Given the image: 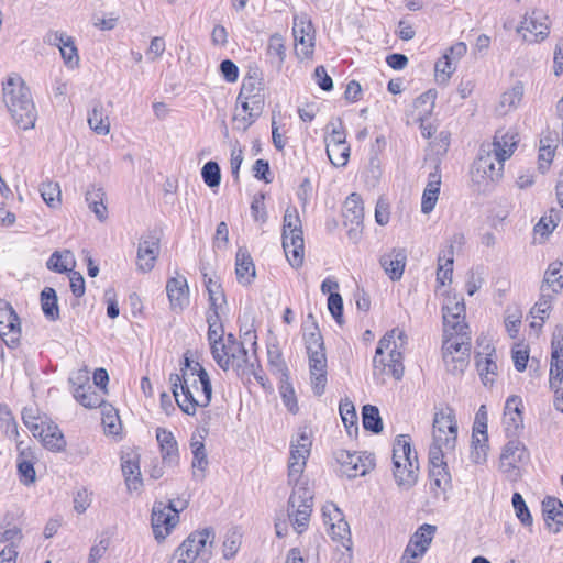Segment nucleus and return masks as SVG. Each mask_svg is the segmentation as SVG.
<instances>
[{"instance_id": "1", "label": "nucleus", "mask_w": 563, "mask_h": 563, "mask_svg": "<svg viewBox=\"0 0 563 563\" xmlns=\"http://www.w3.org/2000/svg\"><path fill=\"white\" fill-rule=\"evenodd\" d=\"M312 441L306 430H301L290 442L288 482L294 485L288 499V518L296 532L302 533L309 525L313 507V492L307 484L299 483L310 455Z\"/></svg>"}, {"instance_id": "2", "label": "nucleus", "mask_w": 563, "mask_h": 563, "mask_svg": "<svg viewBox=\"0 0 563 563\" xmlns=\"http://www.w3.org/2000/svg\"><path fill=\"white\" fill-rule=\"evenodd\" d=\"M199 373L170 374L169 383L174 398L186 415L194 416L198 407H208L212 398V387L205 368Z\"/></svg>"}, {"instance_id": "3", "label": "nucleus", "mask_w": 563, "mask_h": 563, "mask_svg": "<svg viewBox=\"0 0 563 563\" xmlns=\"http://www.w3.org/2000/svg\"><path fill=\"white\" fill-rule=\"evenodd\" d=\"M407 344L404 330L395 328L388 331L378 342L373 358L374 374L390 375L399 380L404 376L402 354Z\"/></svg>"}, {"instance_id": "4", "label": "nucleus", "mask_w": 563, "mask_h": 563, "mask_svg": "<svg viewBox=\"0 0 563 563\" xmlns=\"http://www.w3.org/2000/svg\"><path fill=\"white\" fill-rule=\"evenodd\" d=\"M3 101L19 128L30 130L35 126L37 111L29 87L20 77H10L3 85Z\"/></svg>"}, {"instance_id": "5", "label": "nucleus", "mask_w": 563, "mask_h": 563, "mask_svg": "<svg viewBox=\"0 0 563 563\" xmlns=\"http://www.w3.org/2000/svg\"><path fill=\"white\" fill-rule=\"evenodd\" d=\"M394 477L404 489L411 488L418 478L419 463L417 453L411 450L407 434L397 437L393 448Z\"/></svg>"}, {"instance_id": "6", "label": "nucleus", "mask_w": 563, "mask_h": 563, "mask_svg": "<svg viewBox=\"0 0 563 563\" xmlns=\"http://www.w3.org/2000/svg\"><path fill=\"white\" fill-rule=\"evenodd\" d=\"M309 358L311 387L317 396H321L327 386V356L322 335L317 327L303 334Z\"/></svg>"}, {"instance_id": "7", "label": "nucleus", "mask_w": 563, "mask_h": 563, "mask_svg": "<svg viewBox=\"0 0 563 563\" xmlns=\"http://www.w3.org/2000/svg\"><path fill=\"white\" fill-rule=\"evenodd\" d=\"M283 249L289 264L294 268L302 266L305 258L303 232L299 213L295 207H289L285 211Z\"/></svg>"}, {"instance_id": "8", "label": "nucleus", "mask_w": 563, "mask_h": 563, "mask_svg": "<svg viewBox=\"0 0 563 563\" xmlns=\"http://www.w3.org/2000/svg\"><path fill=\"white\" fill-rule=\"evenodd\" d=\"M503 172L504 163L494 159L492 151L482 145L471 169L473 185L478 191H488L501 179Z\"/></svg>"}, {"instance_id": "9", "label": "nucleus", "mask_w": 563, "mask_h": 563, "mask_svg": "<svg viewBox=\"0 0 563 563\" xmlns=\"http://www.w3.org/2000/svg\"><path fill=\"white\" fill-rule=\"evenodd\" d=\"M470 352L471 334L444 335L442 355L448 372L462 374L468 365Z\"/></svg>"}, {"instance_id": "10", "label": "nucleus", "mask_w": 563, "mask_h": 563, "mask_svg": "<svg viewBox=\"0 0 563 563\" xmlns=\"http://www.w3.org/2000/svg\"><path fill=\"white\" fill-rule=\"evenodd\" d=\"M180 507H176L175 500L168 504L155 501L152 509L151 523L154 537L163 541L179 522V512L187 507V500H179Z\"/></svg>"}, {"instance_id": "11", "label": "nucleus", "mask_w": 563, "mask_h": 563, "mask_svg": "<svg viewBox=\"0 0 563 563\" xmlns=\"http://www.w3.org/2000/svg\"><path fill=\"white\" fill-rule=\"evenodd\" d=\"M216 363L223 369H243L247 363V351L241 342H238L233 334H228L225 341L216 345L211 351Z\"/></svg>"}, {"instance_id": "12", "label": "nucleus", "mask_w": 563, "mask_h": 563, "mask_svg": "<svg viewBox=\"0 0 563 563\" xmlns=\"http://www.w3.org/2000/svg\"><path fill=\"white\" fill-rule=\"evenodd\" d=\"M529 461L526 445L519 440H509L500 454L499 470L510 481L520 477L521 467Z\"/></svg>"}, {"instance_id": "13", "label": "nucleus", "mask_w": 563, "mask_h": 563, "mask_svg": "<svg viewBox=\"0 0 563 563\" xmlns=\"http://www.w3.org/2000/svg\"><path fill=\"white\" fill-rule=\"evenodd\" d=\"M432 435L433 442L444 444L446 451H454L457 439V422L452 408L446 407L434 413Z\"/></svg>"}, {"instance_id": "14", "label": "nucleus", "mask_w": 563, "mask_h": 563, "mask_svg": "<svg viewBox=\"0 0 563 563\" xmlns=\"http://www.w3.org/2000/svg\"><path fill=\"white\" fill-rule=\"evenodd\" d=\"M335 459L340 464L341 473L349 478L364 476L375 467V456L368 452L339 450L335 452Z\"/></svg>"}, {"instance_id": "15", "label": "nucleus", "mask_w": 563, "mask_h": 563, "mask_svg": "<svg viewBox=\"0 0 563 563\" xmlns=\"http://www.w3.org/2000/svg\"><path fill=\"white\" fill-rule=\"evenodd\" d=\"M292 34L297 57L300 59L310 58L314 48V29L307 14H296L294 16Z\"/></svg>"}, {"instance_id": "16", "label": "nucleus", "mask_w": 563, "mask_h": 563, "mask_svg": "<svg viewBox=\"0 0 563 563\" xmlns=\"http://www.w3.org/2000/svg\"><path fill=\"white\" fill-rule=\"evenodd\" d=\"M0 338L9 349H15L20 344V319L12 306L0 301Z\"/></svg>"}, {"instance_id": "17", "label": "nucleus", "mask_w": 563, "mask_h": 563, "mask_svg": "<svg viewBox=\"0 0 563 563\" xmlns=\"http://www.w3.org/2000/svg\"><path fill=\"white\" fill-rule=\"evenodd\" d=\"M549 22L540 11H532L525 14L520 25L517 27V33L522 35L523 41L528 43H538L543 41L549 35Z\"/></svg>"}, {"instance_id": "18", "label": "nucleus", "mask_w": 563, "mask_h": 563, "mask_svg": "<svg viewBox=\"0 0 563 563\" xmlns=\"http://www.w3.org/2000/svg\"><path fill=\"white\" fill-rule=\"evenodd\" d=\"M342 216L344 225L349 227V238L356 242L360 239L364 220L363 200L358 194H351L343 205Z\"/></svg>"}, {"instance_id": "19", "label": "nucleus", "mask_w": 563, "mask_h": 563, "mask_svg": "<svg viewBox=\"0 0 563 563\" xmlns=\"http://www.w3.org/2000/svg\"><path fill=\"white\" fill-rule=\"evenodd\" d=\"M465 306L463 301L449 298L443 306L444 335L456 333L471 334L468 325L464 321Z\"/></svg>"}, {"instance_id": "20", "label": "nucleus", "mask_w": 563, "mask_h": 563, "mask_svg": "<svg viewBox=\"0 0 563 563\" xmlns=\"http://www.w3.org/2000/svg\"><path fill=\"white\" fill-rule=\"evenodd\" d=\"M45 43L57 46L62 58L68 68H77L79 66V54L75 45L74 38L60 31H51L45 35Z\"/></svg>"}, {"instance_id": "21", "label": "nucleus", "mask_w": 563, "mask_h": 563, "mask_svg": "<svg viewBox=\"0 0 563 563\" xmlns=\"http://www.w3.org/2000/svg\"><path fill=\"white\" fill-rule=\"evenodd\" d=\"M159 254V240L154 234L141 236L137 246L136 266L142 273L151 272Z\"/></svg>"}, {"instance_id": "22", "label": "nucleus", "mask_w": 563, "mask_h": 563, "mask_svg": "<svg viewBox=\"0 0 563 563\" xmlns=\"http://www.w3.org/2000/svg\"><path fill=\"white\" fill-rule=\"evenodd\" d=\"M324 522L329 525V533L333 540L350 542V526L344 520L341 510L332 503L322 508Z\"/></svg>"}, {"instance_id": "23", "label": "nucleus", "mask_w": 563, "mask_h": 563, "mask_svg": "<svg viewBox=\"0 0 563 563\" xmlns=\"http://www.w3.org/2000/svg\"><path fill=\"white\" fill-rule=\"evenodd\" d=\"M166 292L172 310L183 311L189 303V287L185 276L170 277L166 283Z\"/></svg>"}, {"instance_id": "24", "label": "nucleus", "mask_w": 563, "mask_h": 563, "mask_svg": "<svg viewBox=\"0 0 563 563\" xmlns=\"http://www.w3.org/2000/svg\"><path fill=\"white\" fill-rule=\"evenodd\" d=\"M518 139L514 131H497L492 143L483 144L488 151H492L494 159L505 163L517 146Z\"/></svg>"}, {"instance_id": "25", "label": "nucleus", "mask_w": 563, "mask_h": 563, "mask_svg": "<svg viewBox=\"0 0 563 563\" xmlns=\"http://www.w3.org/2000/svg\"><path fill=\"white\" fill-rule=\"evenodd\" d=\"M121 468L129 492H140L143 486L140 470V456L134 451L124 452L121 456Z\"/></svg>"}, {"instance_id": "26", "label": "nucleus", "mask_w": 563, "mask_h": 563, "mask_svg": "<svg viewBox=\"0 0 563 563\" xmlns=\"http://www.w3.org/2000/svg\"><path fill=\"white\" fill-rule=\"evenodd\" d=\"M407 262L405 249L394 247L379 257V264L391 280H399L402 277Z\"/></svg>"}, {"instance_id": "27", "label": "nucleus", "mask_w": 563, "mask_h": 563, "mask_svg": "<svg viewBox=\"0 0 563 563\" xmlns=\"http://www.w3.org/2000/svg\"><path fill=\"white\" fill-rule=\"evenodd\" d=\"M156 440L159 445L163 465L175 467L179 463L178 444L174 434L164 429H156Z\"/></svg>"}, {"instance_id": "28", "label": "nucleus", "mask_w": 563, "mask_h": 563, "mask_svg": "<svg viewBox=\"0 0 563 563\" xmlns=\"http://www.w3.org/2000/svg\"><path fill=\"white\" fill-rule=\"evenodd\" d=\"M188 538L196 549V555H200V563H207L213 554L214 530L212 528H203L191 532Z\"/></svg>"}, {"instance_id": "29", "label": "nucleus", "mask_w": 563, "mask_h": 563, "mask_svg": "<svg viewBox=\"0 0 563 563\" xmlns=\"http://www.w3.org/2000/svg\"><path fill=\"white\" fill-rule=\"evenodd\" d=\"M241 102L242 111L233 117L234 128L245 132L260 118L264 104L254 100L238 99Z\"/></svg>"}, {"instance_id": "30", "label": "nucleus", "mask_w": 563, "mask_h": 563, "mask_svg": "<svg viewBox=\"0 0 563 563\" xmlns=\"http://www.w3.org/2000/svg\"><path fill=\"white\" fill-rule=\"evenodd\" d=\"M435 530V526L429 523L422 525L411 537L405 549L406 553H411V556H422L429 549Z\"/></svg>"}, {"instance_id": "31", "label": "nucleus", "mask_w": 563, "mask_h": 563, "mask_svg": "<svg viewBox=\"0 0 563 563\" xmlns=\"http://www.w3.org/2000/svg\"><path fill=\"white\" fill-rule=\"evenodd\" d=\"M563 289V263L554 261L549 264L544 272L542 285L540 287L541 292H550L556 297Z\"/></svg>"}, {"instance_id": "32", "label": "nucleus", "mask_w": 563, "mask_h": 563, "mask_svg": "<svg viewBox=\"0 0 563 563\" xmlns=\"http://www.w3.org/2000/svg\"><path fill=\"white\" fill-rule=\"evenodd\" d=\"M486 350H489V352L478 353L476 355V366L483 384L488 386L493 385L495 382L498 366L496 363L495 350L490 349L489 345L486 346Z\"/></svg>"}, {"instance_id": "33", "label": "nucleus", "mask_w": 563, "mask_h": 563, "mask_svg": "<svg viewBox=\"0 0 563 563\" xmlns=\"http://www.w3.org/2000/svg\"><path fill=\"white\" fill-rule=\"evenodd\" d=\"M238 99L254 100L265 103L264 82L256 71L249 74L243 79Z\"/></svg>"}, {"instance_id": "34", "label": "nucleus", "mask_w": 563, "mask_h": 563, "mask_svg": "<svg viewBox=\"0 0 563 563\" xmlns=\"http://www.w3.org/2000/svg\"><path fill=\"white\" fill-rule=\"evenodd\" d=\"M441 186V174L435 167V170L429 174V180L427 187L424 188L422 200H421V211L424 214L430 213L438 201Z\"/></svg>"}, {"instance_id": "35", "label": "nucleus", "mask_w": 563, "mask_h": 563, "mask_svg": "<svg viewBox=\"0 0 563 563\" xmlns=\"http://www.w3.org/2000/svg\"><path fill=\"white\" fill-rule=\"evenodd\" d=\"M235 274L238 282L242 285H250L255 278V265L249 252L243 247L236 252Z\"/></svg>"}, {"instance_id": "36", "label": "nucleus", "mask_w": 563, "mask_h": 563, "mask_svg": "<svg viewBox=\"0 0 563 563\" xmlns=\"http://www.w3.org/2000/svg\"><path fill=\"white\" fill-rule=\"evenodd\" d=\"M46 266L49 271L59 274L73 272L76 266L75 255L69 250L55 251L46 262Z\"/></svg>"}, {"instance_id": "37", "label": "nucleus", "mask_w": 563, "mask_h": 563, "mask_svg": "<svg viewBox=\"0 0 563 563\" xmlns=\"http://www.w3.org/2000/svg\"><path fill=\"white\" fill-rule=\"evenodd\" d=\"M37 437L42 439L43 444L51 451L59 452L66 446V441L57 426H43L37 432Z\"/></svg>"}, {"instance_id": "38", "label": "nucleus", "mask_w": 563, "mask_h": 563, "mask_svg": "<svg viewBox=\"0 0 563 563\" xmlns=\"http://www.w3.org/2000/svg\"><path fill=\"white\" fill-rule=\"evenodd\" d=\"M430 488L435 497L445 495L451 488V475L448 467H437L429 470Z\"/></svg>"}, {"instance_id": "39", "label": "nucleus", "mask_w": 563, "mask_h": 563, "mask_svg": "<svg viewBox=\"0 0 563 563\" xmlns=\"http://www.w3.org/2000/svg\"><path fill=\"white\" fill-rule=\"evenodd\" d=\"M74 397L86 408H97L103 406V398L92 385H79L74 388Z\"/></svg>"}, {"instance_id": "40", "label": "nucleus", "mask_w": 563, "mask_h": 563, "mask_svg": "<svg viewBox=\"0 0 563 563\" xmlns=\"http://www.w3.org/2000/svg\"><path fill=\"white\" fill-rule=\"evenodd\" d=\"M88 124L90 129L99 135L109 134L110 121L100 102L96 103L90 111L88 115Z\"/></svg>"}, {"instance_id": "41", "label": "nucleus", "mask_w": 563, "mask_h": 563, "mask_svg": "<svg viewBox=\"0 0 563 563\" xmlns=\"http://www.w3.org/2000/svg\"><path fill=\"white\" fill-rule=\"evenodd\" d=\"M267 56L272 64H274L278 69L282 68L285 58H286V46L284 37L276 33L273 34L267 44Z\"/></svg>"}, {"instance_id": "42", "label": "nucleus", "mask_w": 563, "mask_h": 563, "mask_svg": "<svg viewBox=\"0 0 563 563\" xmlns=\"http://www.w3.org/2000/svg\"><path fill=\"white\" fill-rule=\"evenodd\" d=\"M523 97V86L521 84L515 85L511 89L505 91L498 104V111L506 114L515 110L521 102Z\"/></svg>"}, {"instance_id": "43", "label": "nucleus", "mask_w": 563, "mask_h": 563, "mask_svg": "<svg viewBox=\"0 0 563 563\" xmlns=\"http://www.w3.org/2000/svg\"><path fill=\"white\" fill-rule=\"evenodd\" d=\"M41 307L44 316L56 321L59 318V308L56 291L51 287H45L41 292Z\"/></svg>"}, {"instance_id": "44", "label": "nucleus", "mask_w": 563, "mask_h": 563, "mask_svg": "<svg viewBox=\"0 0 563 563\" xmlns=\"http://www.w3.org/2000/svg\"><path fill=\"white\" fill-rule=\"evenodd\" d=\"M362 415L364 429L374 433H379L383 430V421L377 407L365 405L363 407Z\"/></svg>"}, {"instance_id": "45", "label": "nucleus", "mask_w": 563, "mask_h": 563, "mask_svg": "<svg viewBox=\"0 0 563 563\" xmlns=\"http://www.w3.org/2000/svg\"><path fill=\"white\" fill-rule=\"evenodd\" d=\"M554 299L555 297L550 292H541L539 300L530 310L531 317L533 319L541 320V322H544L545 319L549 318Z\"/></svg>"}, {"instance_id": "46", "label": "nucleus", "mask_w": 563, "mask_h": 563, "mask_svg": "<svg viewBox=\"0 0 563 563\" xmlns=\"http://www.w3.org/2000/svg\"><path fill=\"white\" fill-rule=\"evenodd\" d=\"M465 242V238L462 233L453 234L448 241L444 247L440 251L438 256V263H454V251L455 247H461Z\"/></svg>"}, {"instance_id": "47", "label": "nucleus", "mask_w": 563, "mask_h": 563, "mask_svg": "<svg viewBox=\"0 0 563 563\" xmlns=\"http://www.w3.org/2000/svg\"><path fill=\"white\" fill-rule=\"evenodd\" d=\"M40 192L45 203L51 208H57L60 205V187L58 183L45 181L40 187Z\"/></svg>"}, {"instance_id": "48", "label": "nucleus", "mask_w": 563, "mask_h": 563, "mask_svg": "<svg viewBox=\"0 0 563 563\" xmlns=\"http://www.w3.org/2000/svg\"><path fill=\"white\" fill-rule=\"evenodd\" d=\"M327 155L335 167H343L347 164L350 157L349 144H328Z\"/></svg>"}, {"instance_id": "49", "label": "nucleus", "mask_w": 563, "mask_h": 563, "mask_svg": "<svg viewBox=\"0 0 563 563\" xmlns=\"http://www.w3.org/2000/svg\"><path fill=\"white\" fill-rule=\"evenodd\" d=\"M542 510L547 519L563 526V504L559 499L554 497L545 498L542 501Z\"/></svg>"}, {"instance_id": "50", "label": "nucleus", "mask_w": 563, "mask_h": 563, "mask_svg": "<svg viewBox=\"0 0 563 563\" xmlns=\"http://www.w3.org/2000/svg\"><path fill=\"white\" fill-rule=\"evenodd\" d=\"M187 537L175 551L176 563H200V555H196V549Z\"/></svg>"}, {"instance_id": "51", "label": "nucleus", "mask_w": 563, "mask_h": 563, "mask_svg": "<svg viewBox=\"0 0 563 563\" xmlns=\"http://www.w3.org/2000/svg\"><path fill=\"white\" fill-rule=\"evenodd\" d=\"M454 70L455 67L451 62L450 55L444 54L434 65L437 81L440 84H446Z\"/></svg>"}, {"instance_id": "52", "label": "nucleus", "mask_w": 563, "mask_h": 563, "mask_svg": "<svg viewBox=\"0 0 563 563\" xmlns=\"http://www.w3.org/2000/svg\"><path fill=\"white\" fill-rule=\"evenodd\" d=\"M22 531L15 525H0V543L18 547L22 541Z\"/></svg>"}, {"instance_id": "53", "label": "nucleus", "mask_w": 563, "mask_h": 563, "mask_svg": "<svg viewBox=\"0 0 563 563\" xmlns=\"http://www.w3.org/2000/svg\"><path fill=\"white\" fill-rule=\"evenodd\" d=\"M201 176L207 186L210 188L218 187L221 181V173L218 163L212 161L206 163L201 169Z\"/></svg>"}, {"instance_id": "54", "label": "nucleus", "mask_w": 563, "mask_h": 563, "mask_svg": "<svg viewBox=\"0 0 563 563\" xmlns=\"http://www.w3.org/2000/svg\"><path fill=\"white\" fill-rule=\"evenodd\" d=\"M503 424L508 437H515L523 428L522 412H504Z\"/></svg>"}, {"instance_id": "55", "label": "nucleus", "mask_w": 563, "mask_h": 563, "mask_svg": "<svg viewBox=\"0 0 563 563\" xmlns=\"http://www.w3.org/2000/svg\"><path fill=\"white\" fill-rule=\"evenodd\" d=\"M102 424L109 434H118L120 430V419L117 411L111 406H103Z\"/></svg>"}, {"instance_id": "56", "label": "nucleus", "mask_w": 563, "mask_h": 563, "mask_svg": "<svg viewBox=\"0 0 563 563\" xmlns=\"http://www.w3.org/2000/svg\"><path fill=\"white\" fill-rule=\"evenodd\" d=\"M340 415L346 429L354 428L357 430V415L354 405L350 400H344L340 404ZM351 433V431H349Z\"/></svg>"}, {"instance_id": "57", "label": "nucleus", "mask_w": 563, "mask_h": 563, "mask_svg": "<svg viewBox=\"0 0 563 563\" xmlns=\"http://www.w3.org/2000/svg\"><path fill=\"white\" fill-rule=\"evenodd\" d=\"M511 501L516 511V516L521 521V523L525 526H530L532 523V517L522 496L519 493H515L512 495Z\"/></svg>"}, {"instance_id": "58", "label": "nucleus", "mask_w": 563, "mask_h": 563, "mask_svg": "<svg viewBox=\"0 0 563 563\" xmlns=\"http://www.w3.org/2000/svg\"><path fill=\"white\" fill-rule=\"evenodd\" d=\"M451 452L452 451H446L444 449V444H438L435 442H432L429 450L430 468L445 467L446 463L444 461V455Z\"/></svg>"}, {"instance_id": "59", "label": "nucleus", "mask_w": 563, "mask_h": 563, "mask_svg": "<svg viewBox=\"0 0 563 563\" xmlns=\"http://www.w3.org/2000/svg\"><path fill=\"white\" fill-rule=\"evenodd\" d=\"M206 287L209 294V302L211 307H223L225 303V297L221 289L220 284L218 282L213 280L212 278H209L206 282Z\"/></svg>"}, {"instance_id": "60", "label": "nucleus", "mask_w": 563, "mask_h": 563, "mask_svg": "<svg viewBox=\"0 0 563 563\" xmlns=\"http://www.w3.org/2000/svg\"><path fill=\"white\" fill-rule=\"evenodd\" d=\"M280 397L283 400V404L287 407V409L291 413H297L299 410L297 397L294 390V387L290 383L286 382L280 386Z\"/></svg>"}, {"instance_id": "61", "label": "nucleus", "mask_w": 563, "mask_h": 563, "mask_svg": "<svg viewBox=\"0 0 563 563\" xmlns=\"http://www.w3.org/2000/svg\"><path fill=\"white\" fill-rule=\"evenodd\" d=\"M18 472L23 484L30 485L35 482V470L33 463L24 457L18 460Z\"/></svg>"}, {"instance_id": "62", "label": "nucleus", "mask_w": 563, "mask_h": 563, "mask_svg": "<svg viewBox=\"0 0 563 563\" xmlns=\"http://www.w3.org/2000/svg\"><path fill=\"white\" fill-rule=\"evenodd\" d=\"M328 309L335 321L341 325L343 323V300L340 294H330L328 298Z\"/></svg>"}, {"instance_id": "63", "label": "nucleus", "mask_w": 563, "mask_h": 563, "mask_svg": "<svg viewBox=\"0 0 563 563\" xmlns=\"http://www.w3.org/2000/svg\"><path fill=\"white\" fill-rule=\"evenodd\" d=\"M563 379V357L552 358L550 365V386L558 387Z\"/></svg>"}, {"instance_id": "64", "label": "nucleus", "mask_w": 563, "mask_h": 563, "mask_svg": "<svg viewBox=\"0 0 563 563\" xmlns=\"http://www.w3.org/2000/svg\"><path fill=\"white\" fill-rule=\"evenodd\" d=\"M551 355L552 358L563 357V325L555 327L551 340Z\"/></svg>"}]
</instances>
